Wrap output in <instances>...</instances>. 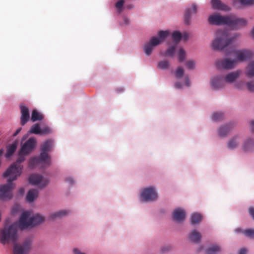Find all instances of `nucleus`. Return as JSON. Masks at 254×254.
Listing matches in <instances>:
<instances>
[{"label":"nucleus","mask_w":254,"mask_h":254,"mask_svg":"<svg viewBox=\"0 0 254 254\" xmlns=\"http://www.w3.org/2000/svg\"><path fill=\"white\" fill-rule=\"evenodd\" d=\"M21 175L20 169L15 166V164L10 166L3 174L4 177H9L6 184L0 186V199L3 201L9 200L13 197L12 190L15 187L12 181L17 179Z\"/></svg>","instance_id":"f257e3e1"},{"label":"nucleus","mask_w":254,"mask_h":254,"mask_svg":"<svg viewBox=\"0 0 254 254\" xmlns=\"http://www.w3.org/2000/svg\"><path fill=\"white\" fill-rule=\"evenodd\" d=\"M45 221V217L39 214L30 216V212L24 211L21 214L17 221V226L20 230H26L37 227Z\"/></svg>","instance_id":"f03ea898"},{"label":"nucleus","mask_w":254,"mask_h":254,"mask_svg":"<svg viewBox=\"0 0 254 254\" xmlns=\"http://www.w3.org/2000/svg\"><path fill=\"white\" fill-rule=\"evenodd\" d=\"M238 36L237 34L230 36L226 30L217 31L215 39L212 42V47L216 50H223L232 44Z\"/></svg>","instance_id":"7ed1b4c3"},{"label":"nucleus","mask_w":254,"mask_h":254,"mask_svg":"<svg viewBox=\"0 0 254 254\" xmlns=\"http://www.w3.org/2000/svg\"><path fill=\"white\" fill-rule=\"evenodd\" d=\"M0 243L3 245H12L13 254H26L32 244L31 239H0Z\"/></svg>","instance_id":"20e7f679"},{"label":"nucleus","mask_w":254,"mask_h":254,"mask_svg":"<svg viewBox=\"0 0 254 254\" xmlns=\"http://www.w3.org/2000/svg\"><path fill=\"white\" fill-rule=\"evenodd\" d=\"M231 53L234 54L236 56V63L238 62H243L247 61L248 60L252 58L253 53V52L248 50H241L236 51L232 49L231 52H227V55H229Z\"/></svg>","instance_id":"39448f33"},{"label":"nucleus","mask_w":254,"mask_h":254,"mask_svg":"<svg viewBox=\"0 0 254 254\" xmlns=\"http://www.w3.org/2000/svg\"><path fill=\"white\" fill-rule=\"evenodd\" d=\"M229 15H221L218 13L211 15L208 17V22L210 24L215 25L228 26Z\"/></svg>","instance_id":"423d86ee"},{"label":"nucleus","mask_w":254,"mask_h":254,"mask_svg":"<svg viewBox=\"0 0 254 254\" xmlns=\"http://www.w3.org/2000/svg\"><path fill=\"white\" fill-rule=\"evenodd\" d=\"M17 222L12 224L8 227H5L0 231V238H17Z\"/></svg>","instance_id":"0eeeda50"},{"label":"nucleus","mask_w":254,"mask_h":254,"mask_svg":"<svg viewBox=\"0 0 254 254\" xmlns=\"http://www.w3.org/2000/svg\"><path fill=\"white\" fill-rule=\"evenodd\" d=\"M247 21L243 18H238L232 14L229 15L228 26L233 29H238L245 26Z\"/></svg>","instance_id":"6e6552de"},{"label":"nucleus","mask_w":254,"mask_h":254,"mask_svg":"<svg viewBox=\"0 0 254 254\" xmlns=\"http://www.w3.org/2000/svg\"><path fill=\"white\" fill-rule=\"evenodd\" d=\"M157 196V193L155 189L152 187L144 189L141 193L142 200L146 202L155 200Z\"/></svg>","instance_id":"1a4fd4ad"},{"label":"nucleus","mask_w":254,"mask_h":254,"mask_svg":"<svg viewBox=\"0 0 254 254\" xmlns=\"http://www.w3.org/2000/svg\"><path fill=\"white\" fill-rule=\"evenodd\" d=\"M36 144V139L34 137L29 138L22 146L20 153L21 154H29L34 149Z\"/></svg>","instance_id":"9d476101"},{"label":"nucleus","mask_w":254,"mask_h":254,"mask_svg":"<svg viewBox=\"0 0 254 254\" xmlns=\"http://www.w3.org/2000/svg\"><path fill=\"white\" fill-rule=\"evenodd\" d=\"M28 181L32 185H39L41 188L46 187L49 182L48 179L43 178L42 176L37 174L31 175L29 177Z\"/></svg>","instance_id":"9b49d317"},{"label":"nucleus","mask_w":254,"mask_h":254,"mask_svg":"<svg viewBox=\"0 0 254 254\" xmlns=\"http://www.w3.org/2000/svg\"><path fill=\"white\" fill-rule=\"evenodd\" d=\"M216 64L219 68L231 69L233 68L237 64L236 60H231L228 58L219 60L216 62Z\"/></svg>","instance_id":"f8f14e48"},{"label":"nucleus","mask_w":254,"mask_h":254,"mask_svg":"<svg viewBox=\"0 0 254 254\" xmlns=\"http://www.w3.org/2000/svg\"><path fill=\"white\" fill-rule=\"evenodd\" d=\"M53 146V141L51 140H48L45 142L41 146V152L40 154L41 159L46 160L49 159L51 161L50 156L48 154L47 152L50 151Z\"/></svg>","instance_id":"ddd939ff"},{"label":"nucleus","mask_w":254,"mask_h":254,"mask_svg":"<svg viewBox=\"0 0 254 254\" xmlns=\"http://www.w3.org/2000/svg\"><path fill=\"white\" fill-rule=\"evenodd\" d=\"M160 41L156 37H152L149 42L145 44L144 46V51L146 55H150L154 47L159 45Z\"/></svg>","instance_id":"4468645a"},{"label":"nucleus","mask_w":254,"mask_h":254,"mask_svg":"<svg viewBox=\"0 0 254 254\" xmlns=\"http://www.w3.org/2000/svg\"><path fill=\"white\" fill-rule=\"evenodd\" d=\"M197 12V6L192 3L191 7H187L186 9L184 15V21L186 24L189 25L190 22L191 16Z\"/></svg>","instance_id":"2eb2a0df"},{"label":"nucleus","mask_w":254,"mask_h":254,"mask_svg":"<svg viewBox=\"0 0 254 254\" xmlns=\"http://www.w3.org/2000/svg\"><path fill=\"white\" fill-rule=\"evenodd\" d=\"M42 163H44L45 165L50 166L51 161L49 159L43 160L41 159V156L40 155L38 157H33L29 159V167L31 168H33Z\"/></svg>","instance_id":"dca6fc26"},{"label":"nucleus","mask_w":254,"mask_h":254,"mask_svg":"<svg viewBox=\"0 0 254 254\" xmlns=\"http://www.w3.org/2000/svg\"><path fill=\"white\" fill-rule=\"evenodd\" d=\"M225 81L224 77L220 75L217 76L211 80V86L215 89H219L224 87Z\"/></svg>","instance_id":"f3484780"},{"label":"nucleus","mask_w":254,"mask_h":254,"mask_svg":"<svg viewBox=\"0 0 254 254\" xmlns=\"http://www.w3.org/2000/svg\"><path fill=\"white\" fill-rule=\"evenodd\" d=\"M186 217V213L182 208H178L174 210L173 213V220L178 222L183 221Z\"/></svg>","instance_id":"a211bd4d"},{"label":"nucleus","mask_w":254,"mask_h":254,"mask_svg":"<svg viewBox=\"0 0 254 254\" xmlns=\"http://www.w3.org/2000/svg\"><path fill=\"white\" fill-rule=\"evenodd\" d=\"M212 7L214 9L223 11H229L230 8L226 4L223 3L220 0H211Z\"/></svg>","instance_id":"6ab92c4d"},{"label":"nucleus","mask_w":254,"mask_h":254,"mask_svg":"<svg viewBox=\"0 0 254 254\" xmlns=\"http://www.w3.org/2000/svg\"><path fill=\"white\" fill-rule=\"evenodd\" d=\"M21 116V124L24 125L29 120L30 115L28 108L24 105H21L20 107Z\"/></svg>","instance_id":"aec40b11"},{"label":"nucleus","mask_w":254,"mask_h":254,"mask_svg":"<svg viewBox=\"0 0 254 254\" xmlns=\"http://www.w3.org/2000/svg\"><path fill=\"white\" fill-rule=\"evenodd\" d=\"M233 124H230L220 127L218 129V134L220 136H226L232 129Z\"/></svg>","instance_id":"412c9836"},{"label":"nucleus","mask_w":254,"mask_h":254,"mask_svg":"<svg viewBox=\"0 0 254 254\" xmlns=\"http://www.w3.org/2000/svg\"><path fill=\"white\" fill-rule=\"evenodd\" d=\"M241 71L237 70L229 73L225 77H224L225 82L232 83L240 75Z\"/></svg>","instance_id":"4be33fe9"},{"label":"nucleus","mask_w":254,"mask_h":254,"mask_svg":"<svg viewBox=\"0 0 254 254\" xmlns=\"http://www.w3.org/2000/svg\"><path fill=\"white\" fill-rule=\"evenodd\" d=\"M39 191L36 189L29 190L27 194L26 199L29 202H33L38 196Z\"/></svg>","instance_id":"5701e85b"},{"label":"nucleus","mask_w":254,"mask_h":254,"mask_svg":"<svg viewBox=\"0 0 254 254\" xmlns=\"http://www.w3.org/2000/svg\"><path fill=\"white\" fill-rule=\"evenodd\" d=\"M221 252V248L218 245H212L206 250V254H218Z\"/></svg>","instance_id":"b1692460"},{"label":"nucleus","mask_w":254,"mask_h":254,"mask_svg":"<svg viewBox=\"0 0 254 254\" xmlns=\"http://www.w3.org/2000/svg\"><path fill=\"white\" fill-rule=\"evenodd\" d=\"M240 141V138L239 136H235L232 137L228 142V147L230 149L236 148Z\"/></svg>","instance_id":"393cba45"},{"label":"nucleus","mask_w":254,"mask_h":254,"mask_svg":"<svg viewBox=\"0 0 254 254\" xmlns=\"http://www.w3.org/2000/svg\"><path fill=\"white\" fill-rule=\"evenodd\" d=\"M234 232L237 234H244L247 237L254 238V229L243 230L241 228H237L234 230Z\"/></svg>","instance_id":"a878e982"},{"label":"nucleus","mask_w":254,"mask_h":254,"mask_svg":"<svg viewBox=\"0 0 254 254\" xmlns=\"http://www.w3.org/2000/svg\"><path fill=\"white\" fill-rule=\"evenodd\" d=\"M17 148V143L14 142L12 144L7 147L5 157L6 158L10 157L15 152Z\"/></svg>","instance_id":"bb28decb"},{"label":"nucleus","mask_w":254,"mask_h":254,"mask_svg":"<svg viewBox=\"0 0 254 254\" xmlns=\"http://www.w3.org/2000/svg\"><path fill=\"white\" fill-rule=\"evenodd\" d=\"M26 154H21L20 152L19 153V157L17 158L16 162L15 163H13L10 166H12L15 164V166L18 168L19 169H20L21 173H22V170L23 169L22 166L20 164L22 162H23L25 160V157L24 155Z\"/></svg>","instance_id":"cd10ccee"},{"label":"nucleus","mask_w":254,"mask_h":254,"mask_svg":"<svg viewBox=\"0 0 254 254\" xmlns=\"http://www.w3.org/2000/svg\"><path fill=\"white\" fill-rule=\"evenodd\" d=\"M202 218V215L198 213L192 214L190 217V222L192 224H196L199 223Z\"/></svg>","instance_id":"c85d7f7f"},{"label":"nucleus","mask_w":254,"mask_h":254,"mask_svg":"<svg viewBox=\"0 0 254 254\" xmlns=\"http://www.w3.org/2000/svg\"><path fill=\"white\" fill-rule=\"evenodd\" d=\"M254 146V141L251 139H248L244 142L243 149L245 151H249L253 149Z\"/></svg>","instance_id":"c756f323"},{"label":"nucleus","mask_w":254,"mask_h":254,"mask_svg":"<svg viewBox=\"0 0 254 254\" xmlns=\"http://www.w3.org/2000/svg\"><path fill=\"white\" fill-rule=\"evenodd\" d=\"M43 119V116L42 114L39 113L37 110H34L32 111L31 115V120L34 122L37 121H41Z\"/></svg>","instance_id":"7c9ffc66"},{"label":"nucleus","mask_w":254,"mask_h":254,"mask_svg":"<svg viewBox=\"0 0 254 254\" xmlns=\"http://www.w3.org/2000/svg\"><path fill=\"white\" fill-rule=\"evenodd\" d=\"M68 211L67 210H61L58 212H56L52 213L50 215V218L51 219H54L56 218H61L63 216L66 215L68 213Z\"/></svg>","instance_id":"2f4dec72"},{"label":"nucleus","mask_w":254,"mask_h":254,"mask_svg":"<svg viewBox=\"0 0 254 254\" xmlns=\"http://www.w3.org/2000/svg\"><path fill=\"white\" fill-rule=\"evenodd\" d=\"M247 75L250 77L254 76V61L249 64L247 67Z\"/></svg>","instance_id":"473e14b6"},{"label":"nucleus","mask_w":254,"mask_h":254,"mask_svg":"<svg viewBox=\"0 0 254 254\" xmlns=\"http://www.w3.org/2000/svg\"><path fill=\"white\" fill-rule=\"evenodd\" d=\"M201 239H191V243L196 245L197 246V252H199L201 250L204 249L205 247V245L202 244L201 241Z\"/></svg>","instance_id":"72a5a7b5"},{"label":"nucleus","mask_w":254,"mask_h":254,"mask_svg":"<svg viewBox=\"0 0 254 254\" xmlns=\"http://www.w3.org/2000/svg\"><path fill=\"white\" fill-rule=\"evenodd\" d=\"M29 132L31 133L39 134L41 132V128L38 124H36L31 127Z\"/></svg>","instance_id":"f704fd0d"},{"label":"nucleus","mask_w":254,"mask_h":254,"mask_svg":"<svg viewBox=\"0 0 254 254\" xmlns=\"http://www.w3.org/2000/svg\"><path fill=\"white\" fill-rule=\"evenodd\" d=\"M172 37L176 44H177L182 38V34L179 31H175L172 33Z\"/></svg>","instance_id":"c9c22d12"},{"label":"nucleus","mask_w":254,"mask_h":254,"mask_svg":"<svg viewBox=\"0 0 254 254\" xmlns=\"http://www.w3.org/2000/svg\"><path fill=\"white\" fill-rule=\"evenodd\" d=\"M168 34L169 32L166 31H160L158 32V35L159 37L157 38L160 41V43H161L163 40L166 39Z\"/></svg>","instance_id":"e433bc0d"},{"label":"nucleus","mask_w":254,"mask_h":254,"mask_svg":"<svg viewBox=\"0 0 254 254\" xmlns=\"http://www.w3.org/2000/svg\"><path fill=\"white\" fill-rule=\"evenodd\" d=\"M224 117V115L221 112H216L214 113L212 115V119L214 121H221Z\"/></svg>","instance_id":"4c0bfd02"},{"label":"nucleus","mask_w":254,"mask_h":254,"mask_svg":"<svg viewBox=\"0 0 254 254\" xmlns=\"http://www.w3.org/2000/svg\"><path fill=\"white\" fill-rule=\"evenodd\" d=\"M243 6H250L254 4V0H235Z\"/></svg>","instance_id":"58836bf2"},{"label":"nucleus","mask_w":254,"mask_h":254,"mask_svg":"<svg viewBox=\"0 0 254 254\" xmlns=\"http://www.w3.org/2000/svg\"><path fill=\"white\" fill-rule=\"evenodd\" d=\"M124 3V0H120L115 3V6L117 9V11L119 13H121L123 11V7Z\"/></svg>","instance_id":"ea45409f"},{"label":"nucleus","mask_w":254,"mask_h":254,"mask_svg":"<svg viewBox=\"0 0 254 254\" xmlns=\"http://www.w3.org/2000/svg\"><path fill=\"white\" fill-rule=\"evenodd\" d=\"M176 49V46H171L166 51L165 54H163V56H170L172 57L175 53Z\"/></svg>","instance_id":"a19ab883"},{"label":"nucleus","mask_w":254,"mask_h":254,"mask_svg":"<svg viewBox=\"0 0 254 254\" xmlns=\"http://www.w3.org/2000/svg\"><path fill=\"white\" fill-rule=\"evenodd\" d=\"M201 234L195 230L192 231V232L190 234V238L196 239L201 238Z\"/></svg>","instance_id":"79ce46f5"},{"label":"nucleus","mask_w":254,"mask_h":254,"mask_svg":"<svg viewBox=\"0 0 254 254\" xmlns=\"http://www.w3.org/2000/svg\"><path fill=\"white\" fill-rule=\"evenodd\" d=\"M169 63L168 61H163L158 63V66L160 68L165 69L169 66Z\"/></svg>","instance_id":"37998d69"},{"label":"nucleus","mask_w":254,"mask_h":254,"mask_svg":"<svg viewBox=\"0 0 254 254\" xmlns=\"http://www.w3.org/2000/svg\"><path fill=\"white\" fill-rule=\"evenodd\" d=\"M52 133L51 129L48 127H44L41 128V134L47 135Z\"/></svg>","instance_id":"c03bdc74"},{"label":"nucleus","mask_w":254,"mask_h":254,"mask_svg":"<svg viewBox=\"0 0 254 254\" xmlns=\"http://www.w3.org/2000/svg\"><path fill=\"white\" fill-rule=\"evenodd\" d=\"M186 56V53L185 51L183 49H180L179 51V62H182Z\"/></svg>","instance_id":"a18cd8bd"},{"label":"nucleus","mask_w":254,"mask_h":254,"mask_svg":"<svg viewBox=\"0 0 254 254\" xmlns=\"http://www.w3.org/2000/svg\"><path fill=\"white\" fill-rule=\"evenodd\" d=\"M184 74V69L182 67H178L175 72V75L177 78L181 77Z\"/></svg>","instance_id":"49530a36"},{"label":"nucleus","mask_w":254,"mask_h":254,"mask_svg":"<svg viewBox=\"0 0 254 254\" xmlns=\"http://www.w3.org/2000/svg\"><path fill=\"white\" fill-rule=\"evenodd\" d=\"M248 90L251 92L254 91V80L249 82L247 83Z\"/></svg>","instance_id":"de8ad7c7"},{"label":"nucleus","mask_w":254,"mask_h":254,"mask_svg":"<svg viewBox=\"0 0 254 254\" xmlns=\"http://www.w3.org/2000/svg\"><path fill=\"white\" fill-rule=\"evenodd\" d=\"M195 63L193 61H189L186 63V66L189 69H192L194 68Z\"/></svg>","instance_id":"09e8293b"},{"label":"nucleus","mask_w":254,"mask_h":254,"mask_svg":"<svg viewBox=\"0 0 254 254\" xmlns=\"http://www.w3.org/2000/svg\"><path fill=\"white\" fill-rule=\"evenodd\" d=\"M73 254H85V253L81 252L77 248L73 249Z\"/></svg>","instance_id":"8fccbe9b"},{"label":"nucleus","mask_w":254,"mask_h":254,"mask_svg":"<svg viewBox=\"0 0 254 254\" xmlns=\"http://www.w3.org/2000/svg\"><path fill=\"white\" fill-rule=\"evenodd\" d=\"M247 250L246 248H242L238 252V254H247Z\"/></svg>","instance_id":"3c124183"},{"label":"nucleus","mask_w":254,"mask_h":254,"mask_svg":"<svg viewBox=\"0 0 254 254\" xmlns=\"http://www.w3.org/2000/svg\"><path fill=\"white\" fill-rule=\"evenodd\" d=\"M185 85L187 86H190V82L189 81V77L188 76H186L185 77Z\"/></svg>","instance_id":"603ef678"},{"label":"nucleus","mask_w":254,"mask_h":254,"mask_svg":"<svg viewBox=\"0 0 254 254\" xmlns=\"http://www.w3.org/2000/svg\"><path fill=\"white\" fill-rule=\"evenodd\" d=\"M249 210L250 215L254 219V208L253 207H250Z\"/></svg>","instance_id":"864d4df0"},{"label":"nucleus","mask_w":254,"mask_h":254,"mask_svg":"<svg viewBox=\"0 0 254 254\" xmlns=\"http://www.w3.org/2000/svg\"><path fill=\"white\" fill-rule=\"evenodd\" d=\"M66 181L68 182L70 185H72L74 184V181L71 178H67L66 179Z\"/></svg>","instance_id":"5fc2aeb1"},{"label":"nucleus","mask_w":254,"mask_h":254,"mask_svg":"<svg viewBox=\"0 0 254 254\" xmlns=\"http://www.w3.org/2000/svg\"><path fill=\"white\" fill-rule=\"evenodd\" d=\"M189 33L187 32H185L183 33V35H182V38L183 37V38L185 40H187L189 38Z\"/></svg>","instance_id":"6e6d98bb"},{"label":"nucleus","mask_w":254,"mask_h":254,"mask_svg":"<svg viewBox=\"0 0 254 254\" xmlns=\"http://www.w3.org/2000/svg\"><path fill=\"white\" fill-rule=\"evenodd\" d=\"M21 128H18L16 131L15 132L13 133V136H16L19 132L20 131H21Z\"/></svg>","instance_id":"4d7b16f0"},{"label":"nucleus","mask_w":254,"mask_h":254,"mask_svg":"<svg viewBox=\"0 0 254 254\" xmlns=\"http://www.w3.org/2000/svg\"><path fill=\"white\" fill-rule=\"evenodd\" d=\"M175 87L178 88V89H180L182 87V85L179 82H177L175 84Z\"/></svg>","instance_id":"13d9d810"},{"label":"nucleus","mask_w":254,"mask_h":254,"mask_svg":"<svg viewBox=\"0 0 254 254\" xmlns=\"http://www.w3.org/2000/svg\"><path fill=\"white\" fill-rule=\"evenodd\" d=\"M133 7V5L131 4H126L125 5V8H127V9H131Z\"/></svg>","instance_id":"bf43d9fd"},{"label":"nucleus","mask_w":254,"mask_h":254,"mask_svg":"<svg viewBox=\"0 0 254 254\" xmlns=\"http://www.w3.org/2000/svg\"><path fill=\"white\" fill-rule=\"evenodd\" d=\"M124 22H125V24H128L129 23V19L127 18V17H124Z\"/></svg>","instance_id":"052dcab7"},{"label":"nucleus","mask_w":254,"mask_h":254,"mask_svg":"<svg viewBox=\"0 0 254 254\" xmlns=\"http://www.w3.org/2000/svg\"><path fill=\"white\" fill-rule=\"evenodd\" d=\"M19 193L21 194H23L24 192V189L23 188H21L19 190Z\"/></svg>","instance_id":"680f3d73"},{"label":"nucleus","mask_w":254,"mask_h":254,"mask_svg":"<svg viewBox=\"0 0 254 254\" xmlns=\"http://www.w3.org/2000/svg\"><path fill=\"white\" fill-rule=\"evenodd\" d=\"M252 33L253 35L254 36V27L253 28V29L252 30Z\"/></svg>","instance_id":"e2e57ef3"},{"label":"nucleus","mask_w":254,"mask_h":254,"mask_svg":"<svg viewBox=\"0 0 254 254\" xmlns=\"http://www.w3.org/2000/svg\"><path fill=\"white\" fill-rule=\"evenodd\" d=\"M252 125L254 126V121L252 122Z\"/></svg>","instance_id":"0e129e2a"}]
</instances>
